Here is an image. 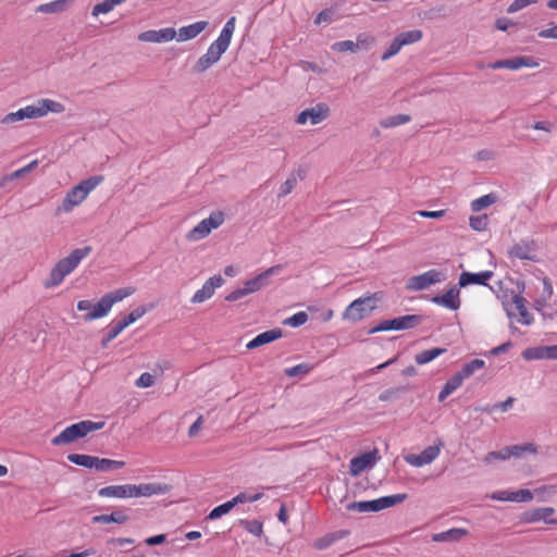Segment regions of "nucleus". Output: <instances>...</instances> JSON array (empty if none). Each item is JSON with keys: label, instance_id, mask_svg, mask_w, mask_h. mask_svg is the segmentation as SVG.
Segmentation results:
<instances>
[{"label": "nucleus", "instance_id": "nucleus-1", "mask_svg": "<svg viewBox=\"0 0 557 557\" xmlns=\"http://www.w3.org/2000/svg\"><path fill=\"white\" fill-rule=\"evenodd\" d=\"M235 16H232L226 21L219 37L209 46L207 52L198 59L195 65L196 72L201 73L207 71L221 59L222 54L230 47L235 32Z\"/></svg>", "mask_w": 557, "mask_h": 557}, {"label": "nucleus", "instance_id": "nucleus-2", "mask_svg": "<svg viewBox=\"0 0 557 557\" xmlns=\"http://www.w3.org/2000/svg\"><path fill=\"white\" fill-rule=\"evenodd\" d=\"M65 110L64 106L51 99H40L35 104L26 106L15 112L5 114L1 119V123L5 125L21 122L25 119H37L47 115L49 112L62 113Z\"/></svg>", "mask_w": 557, "mask_h": 557}, {"label": "nucleus", "instance_id": "nucleus-3", "mask_svg": "<svg viewBox=\"0 0 557 557\" xmlns=\"http://www.w3.org/2000/svg\"><path fill=\"white\" fill-rule=\"evenodd\" d=\"M91 251L90 247L76 248L67 257L59 260L51 269L49 277L44 282L46 288L59 286Z\"/></svg>", "mask_w": 557, "mask_h": 557}, {"label": "nucleus", "instance_id": "nucleus-4", "mask_svg": "<svg viewBox=\"0 0 557 557\" xmlns=\"http://www.w3.org/2000/svg\"><path fill=\"white\" fill-rule=\"evenodd\" d=\"M106 425L104 421L82 420L66 426L62 432L51 440L53 446L67 445L89 433L99 431Z\"/></svg>", "mask_w": 557, "mask_h": 557}, {"label": "nucleus", "instance_id": "nucleus-5", "mask_svg": "<svg viewBox=\"0 0 557 557\" xmlns=\"http://www.w3.org/2000/svg\"><path fill=\"white\" fill-rule=\"evenodd\" d=\"M377 307L376 295L359 297L350 302L343 312V320L358 322L368 317Z\"/></svg>", "mask_w": 557, "mask_h": 557}, {"label": "nucleus", "instance_id": "nucleus-6", "mask_svg": "<svg viewBox=\"0 0 557 557\" xmlns=\"http://www.w3.org/2000/svg\"><path fill=\"white\" fill-rule=\"evenodd\" d=\"M421 315L406 314L396 317L389 320H384L376 326L372 327L369 333L385 332V331H403L413 329L421 322Z\"/></svg>", "mask_w": 557, "mask_h": 557}, {"label": "nucleus", "instance_id": "nucleus-7", "mask_svg": "<svg viewBox=\"0 0 557 557\" xmlns=\"http://www.w3.org/2000/svg\"><path fill=\"white\" fill-rule=\"evenodd\" d=\"M422 32L420 29H411L407 32H403L398 34L386 51L381 55L382 61H387L391 58L395 57L403 47L416 44L422 39Z\"/></svg>", "mask_w": 557, "mask_h": 557}, {"label": "nucleus", "instance_id": "nucleus-8", "mask_svg": "<svg viewBox=\"0 0 557 557\" xmlns=\"http://www.w3.org/2000/svg\"><path fill=\"white\" fill-rule=\"evenodd\" d=\"M444 278V274L441 271L432 269L422 274L409 277L406 283V288L416 292L423 290L431 285L441 283Z\"/></svg>", "mask_w": 557, "mask_h": 557}, {"label": "nucleus", "instance_id": "nucleus-9", "mask_svg": "<svg viewBox=\"0 0 557 557\" xmlns=\"http://www.w3.org/2000/svg\"><path fill=\"white\" fill-rule=\"evenodd\" d=\"M443 443L425 447L420 454H409L404 457L405 461L412 467H424L432 463L441 454Z\"/></svg>", "mask_w": 557, "mask_h": 557}, {"label": "nucleus", "instance_id": "nucleus-10", "mask_svg": "<svg viewBox=\"0 0 557 557\" xmlns=\"http://www.w3.org/2000/svg\"><path fill=\"white\" fill-rule=\"evenodd\" d=\"M330 114V108L326 103L320 102L314 107L301 111L296 119L300 125L306 124L308 121L311 125H317L323 122Z\"/></svg>", "mask_w": 557, "mask_h": 557}, {"label": "nucleus", "instance_id": "nucleus-11", "mask_svg": "<svg viewBox=\"0 0 557 557\" xmlns=\"http://www.w3.org/2000/svg\"><path fill=\"white\" fill-rule=\"evenodd\" d=\"M536 250L537 246L534 240L522 239L509 248L508 257L510 259L536 261Z\"/></svg>", "mask_w": 557, "mask_h": 557}, {"label": "nucleus", "instance_id": "nucleus-12", "mask_svg": "<svg viewBox=\"0 0 557 557\" xmlns=\"http://www.w3.org/2000/svg\"><path fill=\"white\" fill-rule=\"evenodd\" d=\"M135 289L133 287H123L106 294L99 300L97 314L107 315L114 304L120 302L124 298L133 295Z\"/></svg>", "mask_w": 557, "mask_h": 557}, {"label": "nucleus", "instance_id": "nucleus-13", "mask_svg": "<svg viewBox=\"0 0 557 557\" xmlns=\"http://www.w3.org/2000/svg\"><path fill=\"white\" fill-rule=\"evenodd\" d=\"M460 288L458 284L454 285L446 293L433 296L431 301L451 311L458 310L461 305Z\"/></svg>", "mask_w": 557, "mask_h": 557}, {"label": "nucleus", "instance_id": "nucleus-14", "mask_svg": "<svg viewBox=\"0 0 557 557\" xmlns=\"http://www.w3.org/2000/svg\"><path fill=\"white\" fill-rule=\"evenodd\" d=\"M282 269H283V265L276 264V265H273V267L264 270L257 276H255L250 280H247L244 283L245 289L247 290L248 294H252V293L260 290L261 288H263L264 286L268 285L269 277L272 275L278 274L282 271Z\"/></svg>", "mask_w": 557, "mask_h": 557}, {"label": "nucleus", "instance_id": "nucleus-15", "mask_svg": "<svg viewBox=\"0 0 557 557\" xmlns=\"http://www.w3.org/2000/svg\"><path fill=\"white\" fill-rule=\"evenodd\" d=\"M223 284L224 278L220 274L211 276L205 282L202 287L193 295L190 301L193 304H201L208 300L213 296L214 290L221 287Z\"/></svg>", "mask_w": 557, "mask_h": 557}, {"label": "nucleus", "instance_id": "nucleus-16", "mask_svg": "<svg viewBox=\"0 0 557 557\" xmlns=\"http://www.w3.org/2000/svg\"><path fill=\"white\" fill-rule=\"evenodd\" d=\"M133 497H150L153 495H164L171 491V486L165 483H141L132 484Z\"/></svg>", "mask_w": 557, "mask_h": 557}, {"label": "nucleus", "instance_id": "nucleus-17", "mask_svg": "<svg viewBox=\"0 0 557 557\" xmlns=\"http://www.w3.org/2000/svg\"><path fill=\"white\" fill-rule=\"evenodd\" d=\"M377 449L367 451L357 457H354L349 463V473L356 476L363 472L367 468H371L376 463Z\"/></svg>", "mask_w": 557, "mask_h": 557}, {"label": "nucleus", "instance_id": "nucleus-18", "mask_svg": "<svg viewBox=\"0 0 557 557\" xmlns=\"http://www.w3.org/2000/svg\"><path fill=\"white\" fill-rule=\"evenodd\" d=\"M282 330L281 329H272L268 330L265 332H262L248 342L244 343V341L247 338V335L242 337L239 339L238 345H245V348H259L260 346L270 344L274 342L275 339H278L282 337Z\"/></svg>", "mask_w": 557, "mask_h": 557}, {"label": "nucleus", "instance_id": "nucleus-19", "mask_svg": "<svg viewBox=\"0 0 557 557\" xmlns=\"http://www.w3.org/2000/svg\"><path fill=\"white\" fill-rule=\"evenodd\" d=\"M494 276V272L490 270L481 272H468L463 271L459 275L458 285L459 287H467L469 285H483L487 286V282Z\"/></svg>", "mask_w": 557, "mask_h": 557}, {"label": "nucleus", "instance_id": "nucleus-20", "mask_svg": "<svg viewBox=\"0 0 557 557\" xmlns=\"http://www.w3.org/2000/svg\"><path fill=\"white\" fill-rule=\"evenodd\" d=\"M176 37V30L172 27H165L159 30H146L138 35V40L143 42H169Z\"/></svg>", "mask_w": 557, "mask_h": 557}, {"label": "nucleus", "instance_id": "nucleus-21", "mask_svg": "<svg viewBox=\"0 0 557 557\" xmlns=\"http://www.w3.org/2000/svg\"><path fill=\"white\" fill-rule=\"evenodd\" d=\"M555 513V509L553 507H542V508H534L524 511L520 516V522L522 523H535L539 521H544L547 524H550L549 517Z\"/></svg>", "mask_w": 557, "mask_h": 557}, {"label": "nucleus", "instance_id": "nucleus-22", "mask_svg": "<svg viewBox=\"0 0 557 557\" xmlns=\"http://www.w3.org/2000/svg\"><path fill=\"white\" fill-rule=\"evenodd\" d=\"M99 497L108 498H133L132 484L109 485L98 490Z\"/></svg>", "mask_w": 557, "mask_h": 557}, {"label": "nucleus", "instance_id": "nucleus-23", "mask_svg": "<svg viewBox=\"0 0 557 557\" xmlns=\"http://www.w3.org/2000/svg\"><path fill=\"white\" fill-rule=\"evenodd\" d=\"M86 198V194H83L81 188L74 186L66 193L62 203L58 207V211L70 212Z\"/></svg>", "mask_w": 557, "mask_h": 557}, {"label": "nucleus", "instance_id": "nucleus-24", "mask_svg": "<svg viewBox=\"0 0 557 557\" xmlns=\"http://www.w3.org/2000/svg\"><path fill=\"white\" fill-rule=\"evenodd\" d=\"M208 26L207 21H198L196 23L182 26L176 32V39L177 41H187L190 39L196 38L200 33H202Z\"/></svg>", "mask_w": 557, "mask_h": 557}, {"label": "nucleus", "instance_id": "nucleus-25", "mask_svg": "<svg viewBox=\"0 0 557 557\" xmlns=\"http://www.w3.org/2000/svg\"><path fill=\"white\" fill-rule=\"evenodd\" d=\"M350 534L349 530H337L321 536L313 542V547L318 550H323L335 544L336 542L347 537Z\"/></svg>", "mask_w": 557, "mask_h": 557}, {"label": "nucleus", "instance_id": "nucleus-26", "mask_svg": "<svg viewBox=\"0 0 557 557\" xmlns=\"http://www.w3.org/2000/svg\"><path fill=\"white\" fill-rule=\"evenodd\" d=\"M129 520L124 510H114L111 513L98 515L91 518L92 523H117L123 524Z\"/></svg>", "mask_w": 557, "mask_h": 557}, {"label": "nucleus", "instance_id": "nucleus-27", "mask_svg": "<svg viewBox=\"0 0 557 557\" xmlns=\"http://www.w3.org/2000/svg\"><path fill=\"white\" fill-rule=\"evenodd\" d=\"M463 383V380L461 376H459L457 373L451 375L444 386L442 387L441 392L437 395V400L440 403H443L449 395H451L454 392H456Z\"/></svg>", "mask_w": 557, "mask_h": 557}, {"label": "nucleus", "instance_id": "nucleus-28", "mask_svg": "<svg viewBox=\"0 0 557 557\" xmlns=\"http://www.w3.org/2000/svg\"><path fill=\"white\" fill-rule=\"evenodd\" d=\"M485 367V362L482 359H472L469 362H466L462 364L460 370H458L456 373L461 376V379L465 381L469 377H471L476 371L483 369Z\"/></svg>", "mask_w": 557, "mask_h": 557}, {"label": "nucleus", "instance_id": "nucleus-29", "mask_svg": "<svg viewBox=\"0 0 557 557\" xmlns=\"http://www.w3.org/2000/svg\"><path fill=\"white\" fill-rule=\"evenodd\" d=\"M72 0H55L48 3H42L36 8L37 13L54 14L61 13L66 10L67 4Z\"/></svg>", "mask_w": 557, "mask_h": 557}, {"label": "nucleus", "instance_id": "nucleus-30", "mask_svg": "<svg viewBox=\"0 0 557 557\" xmlns=\"http://www.w3.org/2000/svg\"><path fill=\"white\" fill-rule=\"evenodd\" d=\"M305 177V171L301 169H298L296 172H293L287 180L282 184L278 197H285L288 194L292 193V190L297 185L298 180H302Z\"/></svg>", "mask_w": 557, "mask_h": 557}, {"label": "nucleus", "instance_id": "nucleus-31", "mask_svg": "<svg viewBox=\"0 0 557 557\" xmlns=\"http://www.w3.org/2000/svg\"><path fill=\"white\" fill-rule=\"evenodd\" d=\"M98 306L99 301L97 304H92L90 300H79L77 302V310L86 312L83 317L84 321H92L104 317L97 314Z\"/></svg>", "mask_w": 557, "mask_h": 557}, {"label": "nucleus", "instance_id": "nucleus-32", "mask_svg": "<svg viewBox=\"0 0 557 557\" xmlns=\"http://www.w3.org/2000/svg\"><path fill=\"white\" fill-rule=\"evenodd\" d=\"M467 530L454 528L433 535L434 542H457L467 534Z\"/></svg>", "mask_w": 557, "mask_h": 557}, {"label": "nucleus", "instance_id": "nucleus-33", "mask_svg": "<svg viewBox=\"0 0 557 557\" xmlns=\"http://www.w3.org/2000/svg\"><path fill=\"white\" fill-rule=\"evenodd\" d=\"M127 322L123 320V318L119 320H114L107 329V333L102 337V344L107 345L109 342L114 339L124 329H126Z\"/></svg>", "mask_w": 557, "mask_h": 557}, {"label": "nucleus", "instance_id": "nucleus-34", "mask_svg": "<svg viewBox=\"0 0 557 557\" xmlns=\"http://www.w3.org/2000/svg\"><path fill=\"white\" fill-rule=\"evenodd\" d=\"M407 498V494L387 495L375 499L376 511L393 507L403 503Z\"/></svg>", "mask_w": 557, "mask_h": 557}, {"label": "nucleus", "instance_id": "nucleus-35", "mask_svg": "<svg viewBox=\"0 0 557 557\" xmlns=\"http://www.w3.org/2000/svg\"><path fill=\"white\" fill-rule=\"evenodd\" d=\"M125 466L124 461L96 457L92 469L97 471H112Z\"/></svg>", "mask_w": 557, "mask_h": 557}, {"label": "nucleus", "instance_id": "nucleus-36", "mask_svg": "<svg viewBox=\"0 0 557 557\" xmlns=\"http://www.w3.org/2000/svg\"><path fill=\"white\" fill-rule=\"evenodd\" d=\"M522 357L527 361L531 360H556L557 350H522Z\"/></svg>", "mask_w": 557, "mask_h": 557}, {"label": "nucleus", "instance_id": "nucleus-37", "mask_svg": "<svg viewBox=\"0 0 557 557\" xmlns=\"http://www.w3.org/2000/svg\"><path fill=\"white\" fill-rule=\"evenodd\" d=\"M363 42H364L363 36L359 35L357 37V42H354L352 40H342V41L334 42L332 45L331 49L334 51H337V52H347V51L357 52L359 49V45L363 44Z\"/></svg>", "mask_w": 557, "mask_h": 557}, {"label": "nucleus", "instance_id": "nucleus-38", "mask_svg": "<svg viewBox=\"0 0 557 557\" xmlns=\"http://www.w3.org/2000/svg\"><path fill=\"white\" fill-rule=\"evenodd\" d=\"M211 233L210 226L205 220L200 221L195 227H193L188 234L187 239L190 242H197L207 237Z\"/></svg>", "mask_w": 557, "mask_h": 557}, {"label": "nucleus", "instance_id": "nucleus-39", "mask_svg": "<svg viewBox=\"0 0 557 557\" xmlns=\"http://www.w3.org/2000/svg\"><path fill=\"white\" fill-rule=\"evenodd\" d=\"M67 460L76 466L92 469L96 456L85 454H69Z\"/></svg>", "mask_w": 557, "mask_h": 557}, {"label": "nucleus", "instance_id": "nucleus-40", "mask_svg": "<svg viewBox=\"0 0 557 557\" xmlns=\"http://www.w3.org/2000/svg\"><path fill=\"white\" fill-rule=\"evenodd\" d=\"M347 510L349 511H358V512H377L375 499L372 500H361V502H352L347 505Z\"/></svg>", "mask_w": 557, "mask_h": 557}, {"label": "nucleus", "instance_id": "nucleus-41", "mask_svg": "<svg viewBox=\"0 0 557 557\" xmlns=\"http://www.w3.org/2000/svg\"><path fill=\"white\" fill-rule=\"evenodd\" d=\"M312 370V366L309 363H299L294 367H289L284 369V374L289 377H298L301 379L307 375Z\"/></svg>", "mask_w": 557, "mask_h": 557}, {"label": "nucleus", "instance_id": "nucleus-42", "mask_svg": "<svg viewBox=\"0 0 557 557\" xmlns=\"http://www.w3.org/2000/svg\"><path fill=\"white\" fill-rule=\"evenodd\" d=\"M410 120H411V117L407 114H396V115H392V116H387V117L383 119L380 122V124L384 128H391V127L404 125V124L408 123Z\"/></svg>", "mask_w": 557, "mask_h": 557}, {"label": "nucleus", "instance_id": "nucleus-43", "mask_svg": "<svg viewBox=\"0 0 557 557\" xmlns=\"http://www.w3.org/2000/svg\"><path fill=\"white\" fill-rule=\"evenodd\" d=\"M103 181L101 175L90 176L87 180L82 181L76 186L81 188L83 194H86V197L91 193L98 185H100Z\"/></svg>", "mask_w": 557, "mask_h": 557}, {"label": "nucleus", "instance_id": "nucleus-44", "mask_svg": "<svg viewBox=\"0 0 557 557\" xmlns=\"http://www.w3.org/2000/svg\"><path fill=\"white\" fill-rule=\"evenodd\" d=\"M508 450H509V457H515V458H520L523 456V454L528 453V454H535L536 453V448L533 444L531 443H528V444H522V445H511V446H507Z\"/></svg>", "mask_w": 557, "mask_h": 557}, {"label": "nucleus", "instance_id": "nucleus-45", "mask_svg": "<svg viewBox=\"0 0 557 557\" xmlns=\"http://www.w3.org/2000/svg\"><path fill=\"white\" fill-rule=\"evenodd\" d=\"M495 201H496V196L494 194H487V195H484V196H481V197L474 199L471 202V209L474 212H479V211L487 208L488 206L493 205Z\"/></svg>", "mask_w": 557, "mask_h": 557}, {"label": "nucleus", "instance_id": "nucleus-46", "mask_svg": "<svg viewBox=\"0 0 557 557\" xmlns=\"http://www.w3.org/2000/svg\"><path fill=\"white\" fill-rule=\"evenodd\" d=\"M244 529L255 536H261L263 534V524L259 520H242Z\"/></svg>", "mask_w": 557, "mask_h": 557}, {"label": "nucleus", "instance_id": "nucleus-47", "mask_svg": "<svg viewBox=\"0 0 557 557\" xmlns=\"http://www.w3.org/2000/svg\"><path fill=\"white\" fill-rule=\"evenodd\" d=\"M233 508H234V506L232 505V502L227 500V502L214 507L208 515V519L216 520V519L221 518L222 516L228 513Z\"/></svg>", "mask_w": 557, "mask_h": 557}, {"label": "nucleus", "instance_id": "nucleus-48", "mask_svg": "<svg viewBox=\"0 0 557 557\" xmlns=\"http://www.w3.org/2000/svg\"><path fill=\"white\" fill-rule=\"evenodd\" d=\"M308 321V314L305 311H298L292 317L285 319L283 321L284 325H288L292 327H299L304 325Z\"/></svg>", "mask_w": 557, "mask_h": 557}, {"label": "nucleus", "instance_id": "nucleus-49", "mask_svg": "<svg viewBox=\"0 0 557 557\" xmlns=\"http://www.w3.org/2000/svg\"><path fill=\"white\" fill-rule=\"evenodd\" d=\"M557 492L556 485H543L536 487L533 493L537 496L540 502L548 500Z\"/></svg>", "mask_w": 557, "mask_h": 557}, {"label": "nucleus", "instance_id": "nucleus-50", "mask_svg": "<svg viewBox=\"0 0 557 557\" xmlns=\"http://www.w3.org/2000/svg\"><path fill=\"white\" fill-rule=\"evenodd\" d=\"M488 67L492 70L507 69L511 71H517L516 57L510 59L497 60L495 62L490 63Z\"/></svg>", "mask_w": 557, "mask_h": 557}, {"label": "nucleus", "instance_id": "nucleus-51", "mask_svg": "<svg viewBox=\"0 0 557 557\" xmlns=\"http://www.w3.org/2000/svg\"><path fill=\"white\" fill-rule=\"evenodd\" d=\"M509 458V450L506 446L500 450L488 453L483 460L485 463H492L493 461L496 460H508Z\"/></svg>", "mask_w": 557, "mask_h": 557}, {"label": "nucleus", "instance_id": "nucleus-52", "mask_svg": "<svg viewBox=\"0 0 557 557\" xmlns=\"http://www.w3.org/2000/svg\"><path fill=\"white\" fill-rule=\"evenodd\" d=\"M445 351L446 350H423V352L418 354L416 356V361L419 364H424V363L432 361L433 359H435L436 357H438L441 354H443Z\"/></svg>", "mask_w": 557, "mask_h": 557}, {"label": "nucleus", "instance_id": "nucleus-53", "mask_svg": "<svg viewBox=\"0 0 557 557\" xmlns=\"http://www.w3.org/2000/svg\"><path fill=\"white\" fill-rule=\"evenodd\" d=\"M147 312V308L145 306H139L132 310L128 314L123 317V320L127 322V325H131L132 323L139 320L144 314Z\"/></svg>", "mask_w": 557, "mask_h": 557}, {"label": "nucleus", "instance_id": "nucleus-54", "mask_svg": "<svg viewBox=\"0 0 557 557\" xmlns=\"http://www.w3.org/2000/svg\"><path fill=\"white\" fill-rule=\"evenodd\" d=\"M487 216L486 215H476L470 218V226L472 230L482 232L487 227Z\"/></svg>", "mask_w": 557, "mask_h": 557}, {"label": "nucleus", "instance_id": "nucleus-55", "mask_svg": "<svg viewBox=\"0 0 557 557\" xmlns=\"http://www.w3.org/2000/svg\"><path fill=\"white\" fill-rule=\"evenodd\" d=\"M38 164V161L37 160H34L32 162H29L28 164H26L25 166L12 172L11 174H8L7 175V178H20V177H23L24 175H26L27 173L32 172L34 169H36Z\"/></svg>", "mask_w": 557, "mask_h": 557}, {"label": "nucleus", "instance_id": "nucleus-56", "mask_svg": "<svg viewBox=\"0 0 557 557\" xmlns=\"http://www.w3.org/2000/svg\"><path fill=\"white\" fill-rule=\"evenodd\" d=\"M516 64H517V70L521 69V67H531V69H534V67H537L540 66V62L534 59L533 57H516Z\"/></svg>", "mask_w": 557, "mask_h": 557}, {"label": "nucleus", "instance_id": "nucleus-57", "mask_svg": "<svg viewBox=\"0 0 557 557\" xmlns=\"http://www.w3.org/2000/svg\"><path fill=\"white\" fill-rule=\"evenodd\" d=\"M512 496H513V502L528 503L533 499L534 493L531 492L530 490L522 488V490H518V491H512Z\"/></svg>", "mask_w": 557, "mask_h": 557}, {"label": "nucleus", "instance_id": "nucleus-58", "mask_svg": "<svg viewBox=\"0 0 557 557\" xmlns=\"http://www.w3.org/2000/svg\"><path fill=\"white\" fill-rule=\"evenodd\" d=\"M154 383V376L149 372H144L135 381V386L138 388H147L152 386Z\"/></svg>", "mask_w": 557, "mask_h": 557}, {"label": "nucleus", "instance_id": "nucleus-59", "mask_svg": "<svg viewBox=\"0 0 557 557\" xmlns=\"http://www.w3.org/2000/svg\"><path fill=\"white\" fill-rule=\"evenodd\" d=\"M211 231L218 228L224 222V214L220 211L213 212L209 218L203 219Z\"/></svg>", "mask_w": 557, "mask_h": 557}, {"label": "nucleus", "instance_id": "nucleus-60", "mask_svg": "<svg viewBox=\"0 0 557 557\" xmlns=\"http://www.w3.org/2000/svg\"><path fill=\"white\" fill-rule=\"evenodd\" d=\"M114 9V7L112 5V3L110 2V0H103L102 2L100 3H97L94 8H92V15L94 16H98L100 14H107L109 13L110 11H112Z\"/></svg>", "mask_w": 557, "mask_h": 557}, {"label": "nucleus", "instance_id": "nucleus-61", "mask_svg": "<svg viewBox=\"0 0 557 557\" xmlns=\"http://www.w3.org/2000/svg\"><path fill=\"white\" fill-rule=\"evenodd\" d=\"M335 11L333 9L322 10L314 18V24L330 23L334 18Z\"/></svg>", "mask_w": 557, "mask_h": 557}, {"label": "nucleus", "instance_id": "nucleus-62", "mask_svg": "<svg viewBox=\"0 0 557 557\" xmlns=\"http://www.w3.org/2000/svg\"><path fill=\"white\" fill-rule=\"evenodd\" d=\"M537 0H515L507 9V12L512 14L516 13L525 7L536 3Z\"/></svg>", "mask_w": 557, "mask_h": 557}, {"label": "nucleus", "instance_id": "nucleus-63", "mask_svg": "<svg viewBox=\"0 0 557 557\" xmlns=\"http://www.w3.org/2000/svg\"><path fill=\"white\" fill-rule=\"evenodd\" d=\"M490 498L498 502H513L512 491H496L490 495Z\"/></svg>", "mask_w": 557, "mask_h": 557}, {"label": "nucleus", "instance_id": "nucleus-64", "mask_svg": "<svg viewBox=\"0 0 557 557\" xmlns=\"http://www.w3.org/2000/svg\"><path fill=\"white\" fill-rule=\"evenodd\" d=\"M249 294L247 293V290L245 289V287H240V288H237L233 292H231L226 297H225V300L227 301H237L246 296H248Z\"/></svg>", "mask_w": 557, "mask_h": 557}]
</instances>
